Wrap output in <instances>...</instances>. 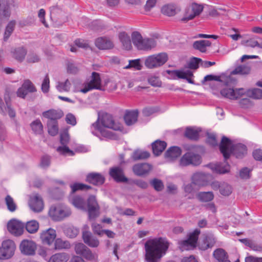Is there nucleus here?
Listing matches in <instances>:
<instances>
[{"label": "nucleus", "instance_id": "nucleus-64", "mask_svg": "<svg viewBox=\"0 0 262 262\" xmlns=\"http://www.w3.org/2000/svg\"><path fill=\"white\" fill-rule=\"evenodd\" d=\"M251 169L248 167H244L239 171V177L242 179L247 180L250 178Z\"/></svg>", "mask_w": 262, "mask_h": 262}, {"label": "nucleus", "instance_id": "nucleus-26", "mask_svg": "<svg viewBox=\"0 0 262 262\" xmlns=\"http://www.w3.org/2000/svg\"><path fill=\"white\" fill-rule=\"evenodd\" d=\"M138 117V110H126L124 116V120L126 124L130 126L137 121Z\"/></svg>", "mask_w": 262, "mask_h": 262}, {"label": "nucleus", "instance_id": "nucleus-63", "mask_svg": "<svg viewBox=\"0 0 262 262\" xmlns=\"http://www.w3.org/2000/svg\"><path fill=\"white\" fill-rule=\"evenodd\" d=\"M40 60L39 56L34 52H29L27 55V61L28 63L38 62Z\"/></svg>", "mask_w": 262, "mask_h": 262}, {"label": "nucleus", "instance_id": "nucleus-13", "mask_svg": "<svg viewBox=\"0 0 262 262\" xmlns=\"http://www.w3.org/2000/svg\"><path fill=\"white\" fill-rule=\"evenodd\" d=\"M49 214L54 221H59L69 216L71 214V211L68 209L52 207L49 210Z\"/></svg>", "mask_w": 262, "mask_h": 262}, {"label": "nucleus", "instance_id": "nucleus-56", "mask_svg": "<svg viewBox=\"0 0 262 262\" xmlns=\"http://www.w3.org/2000/svg\"><path fill=\"white\" fill-rule=\"evenodd\" d=\"M51 157L47 155L42 156L40 158V167L43 169L48 168L51 164Z\"/></svg>", "mask_w": 262, "mask_h": 262}, {"label": "nucleus", "instance_id": "nucleus-46", "mask_svg": "<svg viewBox=\"0 0 262 262\" xmlns=\"http://www.w3.org/2000/svg\"><path fill=\"white\" fill-rule=\"evenodd\" d=\"M183 189L186 193L193 194L199 190V188L192 181L190 183L184 184Z\"/></svg>", "mask_w": 262, "mask_h": 262}, {"label": "nucleus", "instance_id": "nucleus-1", "mask_svg": "<svg viewBox=\"0 0 262 262\" xmlns=\"http://www.w3.org/2000/svg\"><path fill=\"white\" fill-rule=\"evenodd\" d=\"M147 262H159L165 254L169 247V243L166 238L158 237L147 240L144 245Z\"/></svg>", "mask_w": 262, "mask_h": 262}, {"label": "nucleus", "instance_id": "nucleus-53", "mask_svg": "<svg viewBox=\"0 0 262 262\" xmlns=\"http://www.w3.org/2000/svg\"><path fill=\"white\" fill-rule=\"evenodd\" d=\"M21 87L29 93H33L37 91L33 83L29 79L24 80Z\"/></svg>", "mask_w": 262, "mask_h": 262}, {"label": "nucleus", "instance_id": "nucleus-29", "mask_svg": "<svg viewBox=\"0 0 262 262\" xmlns=\"http://www.w3.org/2000/svg\"><path fill=\"white\" fill-rule=\"evenodd\" d=\"M191 181L198 187L205 185L207 181L205 173L203 172H196L194 173L192 176Z\"/></svg>", "mask_w": 262, "mask_h": 262}, {"label": "nucleus", "instance_id": "nucleus-50", "mask_svg": "<svg viewBox=\"0 0 262 262\" xmlns=\"http://www.w3.org/2000/svg\"><path fill=\"white\" fill-rule=\"evenodd\" d=\"M15 24V23L14 21H11L6 26L4 36V41H7L13 32L14 29Z\"/></svg>", "mask_w": 262, "mask_h": 262}, {"label": "nucleus", "instance_id": "nucleus-43", "mask_svg": "<svg viewBox=\"0 0 262 262\" xmlns=\"http://www.w3.org/2000/svg\"><path fill=\"white\" fill-rule=\"evenodd\" d=\"M71 87V83L69 80L67 79L64 82H58L56 88L59 92H68L70 91Z\"/></svg>", "mask_w": 262, "mask_h": 262}, {"label": "nucleus", "instance_id": "nucleus-38", "mask_svg": "<svg viewBox=\"0 0 262 262\" xmlns=\"http://www.w3.org/2000/svg\"><path fill=\"white\" fill-rule=\"evenodd\" d=\"M251 71V68L248 65H241L235 68L231 72L233 75L239 74L246 75L249 74Z\"/></svg>", "mask_w": 262, "mask_h": 262}, {"label": "nucleus", "instance_id": "nucleus-35", "mask_svg": "<svg viewBox=\"0 0 262 262\" xmlns=\"http://www.w3.org/2000/svg\"><path fill=\"white\" fill-rule=\"evenodd\" d=\"M211 45V42L207 40H201L195 41L193 43V47L194 49L199 50L202 53H204L206 51V47H209Z\"/></svg>", "mask_w": 262, "mask_h": 262}, {"label": "nucleus", "instance_id": "nucleus-11", "mask_svg": "<svg viewBox=\"0 0 262 262\" xmlns=\"http://www.w3.org/2000/svg\"><path fill=\"white\" fill-rule=\"evenodd\" d=\"M109 174L117 183H127L128 181V178L124 175L123 168L120 166L110 168Z\"/></svg>", "mask_w": 262, "mask_h": 262}, {"label": "nucleus", "instance_id": "nucleus-23", "mask_svg": "<svg viewBox=\"0 0 262 262\" xmlns=\"http://www.w3.org/2000/svg\"><path fill=\"white\" fill-rule=\"evenodd\" d=\"M82 238L84 243L91 247L96 248L99 245V240L90 231H83Z\"/></svg>", "mask_w": 262, "mask_h": 262}, {"label": "nucleus", "instance_id": "nucleus-39", "mask_svg": "<svg viewBox=\"0 0 262 262\" xmlns=\"http://www.w3.org/2000/svg\"><path fill=\"white\" fill-rule=\"evenodd\" d=\"M150 157V153L147 151L141 150H135L132 154V158L134 161L145 160Z\"/></svg>", "mask_w": 262, "mask_h": 262}, {"label": "nucleus", "instance_id": "nucleus-62", "mask_svg": "<svg viewBox=\"0 0 262 262\" xmlns=\"http://www.w3.org/2000/svg\"><path fill=\"white\" fill-rule=\"evenodd\" d=\"M148 83L152 86L155 87H160L161 85V81L158 77L156 76H150L148 78Z\"/></svg>", "mask_w": 262, "mask_h": 262}, {"label": "nucleus", "instance_id": "nucleus-3", "mask_svg": "<svg viewBox=\"0 0 262 262\" xmlns=\"http://www.w3.org/2000/svg\"><path fill=\"white\" fill-rule=\"evenodd\" d=\"M220 150L226 160L229 158L231 154L236 158L242 159L247 154V148L245 145L242 143L232 144L231 140L225 136L222 137Z\"/></svg>", "mask_w": 262, "mask_h": 262}, {"label": "nucleus", "instance_id": "nucleus-8", "mask_svg": "<svg viewBox=\"0 0 262 262\" xmlns=\"http://www.w3.org/2000/svg\"><path fill=\"white\" fill-rule=\"evenodd\" d=\"M15 244L11 239L4 241L0 248V259H8L10 258L14 254Z\"/></svg>", "mask_w": 262, "mask_h": 262}, {"label": "nucleus", "instance_id": "nucleus-47", "mask_svg": "<svg viewBox=\"0 0 262 262\" xmlns=\"http://www.w3.org/2000/svg\"><path fill=\"white\" fill-rule=\"evenodd\" d=\"M247 95L254 99L262 98V90L258 88H254L247 91Z\"/></svg>", "mask_w": 262, "mask_h": 262}, {"label": "nucleus", "instance_id": "nucleus-5", "mask_svg": "<svg viewBox=\"0 0 262 262\" xmlns=\"http://www.w3.org/2000/svg\"><path fill=\"white\" fill-rule=\"evenodd\" d=\"M168 56L165 53H161L148 56L145 61V65L152 69L163 65L167 60Z\"/></svg>", "mask_w": 262, "mask_h": 262}, {"label": "nucleus", "instance_id": "nucleus-14", "mask_svg": "<svg viewBox=\"0 0 262 262\" xmlns=\"http://www.w3.org/2000/svg\"><path fill=\"white\" fill-rule=\"evenodd\" d=\"M19 249L24 255H34L36 250V244L32 241L24 239L20 244Z\"/></svg>", "mask_w": 262, "mask_h": 262}, {"label": "nucleus", "instance_id": "nucleus-42", "mask_svg": "<svg viewBox=\"0 0 262 262\" xmlns=\"http://www.w3.org/2000/svg\"><path fill=\"white\" fill-rule=\"evenodd\" d=\"M161 12L168 16H173L176 14V7L172 4L165 5L162 7Z\"/></svg>", "mask_w": 262, "mask_h": 262}, {"label": "nucleus", "instance_id": "nucleus-37", "mask_svg": "<svg viewBox=\"0 0 262 262\" xmlns=\"http://www.w3.org/2000/svg\"><path fill=\"white\" fill-rule=\"evenodd\" d=\"M245 46L248 47L255 48L256 47L262 49V39L255 36L251 38L245 42Z\"/></svg>", "mask_w": 262, "mask_h": 262}, {"label": "nucleus", "instance_id": "nucleus-17", "mask_svg": "<svg viewBox=\"0 0 262 262\" xmlns=\"http://www.w3.org/2000/svg\"><path fill=\"white\" fill-rule=\"evenodd\" d=\"M152 168L151 164L147 163H142L135 164L132 169L135 174L141 177L148 173Z\"/></svg>", "mask_w": 262, "mask_h": 262}, {"label": "nucleus", "instance_id": "nucleus-45", "mask_svg": "<svg viewBox=\"0 0 262 262\" xmlns=\"http://www.w3.org/2000/svg\"><path fill=\"white\" fill-rule=\"evenodd\" d=\"M32 130L35 134H41L43 131V125L39 119L33 121L31 124Z\"/></svg>", "mask_w": 262, "mask_h": 262}, {"label": "nucleus", "instance_id": "nucleus-15", "mask_svg": "<svg viewBox=\"0 0 262 262\" xmlns=\"http://www.w3.org/2000/svg\"><path fill=\"white\" fill-rule=\"evenodd\" d=\"M8 230L13 235L17 236L24 232V224L15 219L10 220L7 224Z\"/></svg>", "mask_w": 262, "mask_h": 262}, {"label": "nucleus", "instance_id": "nucleus-54", "mask_svg": "<svg viewBox=\"0 0 262 262\" xmlns=\"http://www.w3.org/2000/svg\"><path fill=\"white\" fill-rule=\"evenodd\" d=\"M201 62L202 60L201 58L192 57L188 63V67L190 69L196 70L199 68L200 64L201 65Z\"/></svg>", "mask_w": 262, "mask_h": 262}, {"label": "nucleus", "instance_id": "nucleus-49", "mask_svg": "<svg viewBox=\"0 0 262 262\" xmlns=\"http://www.w3.org/2000/svg\"><path fill=\"white\" fill-rule=\"evenodd\" d=\"M70 187L73 193L77 191V190H89L92 188L90 185L79 183H75L73 185H71Z\"/></svg>", "mask_w": 262, "mask_h": 262}, {"label": "nucleus", "instance_id": "nucleus-57", "mask_svg": "<svg viewBox=\"0 0 262 262\" xmlns=\"http://www.w3.org/2000/svg\"><path fill=\"white\" fill-rule=\"evenodd\" d=\"M87 207L88 209H95L100 208L95 196L91 195L89 196L87 201Z\"/></svg>", "mask_w": 262, "mask_h": 262}, {"label": "nucleus", "instance_id": "nucleus-24", "mask_svg": "<svg viewBox=\"0 0 262 262\" xmlns=\"http://www.w3.org/2000/svg\"><path fill=\"white\" fill-rule=\"evenodd\" d=\"M151 146L154 155L159 156L166 148L167 143L164 141L157 140L151 143Z\"/></svg>", "mask_w": 262, "mask_h": 262}, {"label": "nucleus", "instance_id": "nucleus-21", "mask_svg": "<svg viewBox=\"0 0 262 262\" xmlns=\"http://www.w3.org/2000/svg\"><path fill=\"white\" fill-rule=\"evenodd\" d=\"M30 206L35 212H40L43 208V204L41 196L38 194H35L30 199Z\"/></svg>", "mask_w": 262, "mask_h": 262}, {"label": "nucleus", "instance_id": "nucleus-12", "mask_svg": "<svg viewBox=\"0 0 262 262\" xmlns=\"http://www.w3.org/2000/svg\"><path fill=\"white\" fill-rule=\"evenodd\" d=\"M216 239L213 234L208 233L204 235L202 239L198 243V248L200 250L205 251L211 249L215 245Z\"/></svg>", "mask_w": 262, "mask_h": 262}, {"label": "nucleus", "instance_id": "nucleus-19", "mask_svg": "<svg viewBox=\"0 0 262 262\" xmlns=\"http://www.w3.org/2000/svg\"><path fill=\"white\" fill-rule=\"evenodd\" d=\"M167 73L169 74H173L178 78L186 79L187 82L191 84H194V80L191 78L193 76V73L190 70L183 71L182 70H167Z\"/></svg>", "mask_w": 262, "mask_h": 262}, {"label": "nucleus", "instance_id": "nucleus-6", "mask_svg": "<svg viewBox=\"0 0 262 262\" xmlns=\"http://www.w3.org/2000/svg\"><path fill=\"white\" fill-rule=\"evenodd\" d=\"M202 162L201 156L193 152H187L181 158L179 164L181 166L184 167L188 165L196 166Z\"/></svg>", "mask_w": 262, "mask_h": 262}, {"label": "nucleus", "instance_id": "nucleus-41", "mask_svg": "<svg viewBox=\"0 0 262 262\" xmlns=\"http://www.w3.org/2000/svg\"><path fill=\"white\" fill-rule=\"evenodd\" d=\"M48 133L52 136H55L58 133L57 121H47V122Z\"/></svg>", "mask_w": 262, "mask_h": 262}, {"label": "nucleus", "instance_id": "nucleus-52", "mask_svg": "<svg viewBox=\"0 0 262 262\" xmlns=\"http://www.w3.org/2000/svg\"><path fill=\"white\" fill-rule=\"evenodd\" d=\"M5 203L8 209L10 212H14L16 210L17 206L14 202L13 198L9 195H7L5 198Z\"/></svg>", "mask_w": 262, "mask_h": 262}, {"label": "nucleus", "instance_id": "nucleus-51", "mask_svg": "<svg viewBox=\"0 0 262 262\" xmlns=\"http://www.w3.org/2000/svg\"><path fill=\"white\" fill-rule=\"evenodd\" d=\"M150 183L157 191H161L164 188V185L162 180L157 178L151 180L150 181Z\"/></svg>", "mask_w": 262, "mask_h": 262}, {"label": "nucleus", "instance_id": "nucleus-59", "mask_svg": "<svg viewBox=\"0 0 262 262\" xmlns=\"http://www.w3.org/2000/svg\"><path fill=\"white\" fill-rule=\"evenodd\" d=\"M200 230L198 229H195L192 233L189 234L187 239L191 241L192 244L196 245L199 235L200 234Z\"/></svg>", "mask_w": 262, "mask_h": 262}, {"label": "nucleus", "instance_id": "nucleus-16", "mask_svg": "<svg viewBox=\"0 0 262 262\" xmlns=\"http://www.w3.org/2000/svg\"><path fill=\"white\" fill-rule=\"evenodd\" d=\"M85 181L94 186H99L104 183L105 178L100 173L92 172L86 174Z\"/></svg>", "mask_w": 262, "mask_h": 262}, {"label": "nucleus", "instance_id": "nucleus-55", "mask_svg": "<svg viewBox=\"0 0 262 262\" xmlns=\"http://www.w3.org/2000/svg\"><path fill=\"white\" fill-rule=\"evenodd\" d=\"M220 192L224 196H229L232 192V187L227 183H222Z\"/></svg>", "mask_w": 262, "mask_h": 262}, {"label": "nucleus", "instance_id": "nucleus-36", "mask_svg": "<svg viewBox=\"0 0 262 262\" xmlns=\"http://www.w3.org/2000/svg\"><path fill=\"white\" fill-rule=\"evenodd\" d=\"M201 130L195 129L192 127H188L186 128L185 136L191 140L196 141L199 138V132Z\"/></svg>", "mask_w": 262, "mask_h": 262}, {"label": "nucleus", "instance_id": "nucleus-2", "mask_svg": "<svg viewBox=\"0 0 262 262\" xmlns=\"http://www.w3.org/2000/svg\"><path fill=\"white\" fill-rule=\"evenodd\" d=\"M99 117L98 118L97 121L92 124L90 127V130L91 133L96 135V131L97 130L104 137L108 138H112L113 134L112 132L107 131L105 128H108L115 130H120L121 129L122 127L120 124L116 123L113 119L112 115L106 114L102 116L101 119V122H99Z\"/></svg>", "mask_w": 262, "mask_h": 262}, {"label": "nucleus", "instance_id": "nucleus-7", "mask_svg": "<svg viewBox=\"0 0 262 262\" xmlns=\"http://www.w3.org/2000/svg\"><path fill=\"white\" fill-rule=\"evenodd\" d=\"M101 82V80L100 74L98 73L93 72L92 73L91 80L85 85L84 88L80 90V92L85 94L92 90H98L103 91L104 89L102 88Z\"/></svg>", "mask_w": 262, "mask_h": 262}, {"label": "nucleus", "instance_id": "nucleus-32", "mask_svg": "<svg viewBox=\"0 0 262 262\" xmlns=\"http://www.w3.org/2000/svg\"><path fill=\"white\" fill-rule=\"evenodd\" d=\"M10 14L9 1L0 0V16L8 18Z\"/></svg>", "mask_w": 262, "mask_h": 262}, {"label": "nucleus", "instance_id": "nucleus-20", "mask_svg": "<svg viewBox=\"0 0 262 262\" xmlns=\"http://www.w3.org/2000/svg\"><path fill=\"white\" fill-rule=\"evenodd\" d=\"M95 44L100 50H110L114 47L113 42L106 37L97 38L95 40Z\"/></svg>", "mask_w": 262, "mask_h": 262}, {"label": "nucleus", "instance_id": "nucleus-27", "mask_svg": "<svg viewBox=\"0 0 262 262\" xmlns=\"http://www.w3.org/2000/svg\"><path fill=\"white\" fill-rule=\"evenodd\" d=\"M27 50L24 47H19L11 51L13 58L19 62H22L25 58Z\"/></svg>", "mask_w": 262, "mask_h": 262}, {"label": "nucleus", "instance_id": "nucleus-10", "mask_svg": "<svg viewBox=\"0 0 262 262\" xmlns=\"http://www.w3.org/2000/svg\"><path fill=\"white\" fill-rule=\"evenodd\" d=\"M220 93L225 98L236 100L243 96L245 94V91L243 88L233 89L227 88L222 90Z\"/></svg>", "mask_w": 262, "mask_h": 262}, {"label": "nucleus", "instance_id": "nucleus-34", "mask_svg": "<svg viewBox=\"0 0 262 262\" xmlns=\"http://www.w3.org/2000/svg\"><path fill=\"white\" fill-rule=\"evenodd\" d=\"M71 247V244L67 241L62 240L58 238L54 241V249L55 250H62L69 249Z\"/></svg>", "mask_w": 262, "mask_h": 262}, {"label": "nucleus", "instance_id": "nucleus-58", "mask_svg": "<svg viewBox=\"0 0 262 262\" xmlns=\"http://www.w3.org/2000/svg\"><path fill=\"white\" fill-rule=\"evenodd\" d=\"M100 208H90L88 209V213L89 219L90 221L95 220L97 217L99 216Z\"/></svg>", "mask_w": 262, "mask_h": 262}, {"label": "nucleus", "instance_id": "nucleus-28", "mask_svg": "<svg viewBox=\"0 0 262 262\" xmlns=\"http://www.w3.org/2000/svg\"><path fill=\"white\" fill-rule=\"evenodd\" d=\"M213 255L217 262H231L228 259L227 253L222 248L214 251Z\"/></svg>", "mask_w": 262, "mask_h": 262}, {"label": "nucleus", "instance_id": "nucleus-31", "mask_svg": "<svg viewBox=\"0 0 262 262\" xmlns=\"http://www.w3.org/2000/svg\"><path fill=\"white\" fill-rule=\"evenodd\" d=\"M182 150L178 146H172L169 148L165 152V157L170 159H174L181 155Z\"/></svg>", "mask_w": 262, "mask_h": 262}, {"label": "nucleus", "instance_id": "nucleus-60", "mask_svg": "<svg viewBox=\"0 0 262 262\" xmlns=\"http://www.w3.org/2000/svg\"><path fill=\"white\" fill-rule=\"evenodd\" d=\"M130 184H134L143 189H145L148 187V183L141 179H135L131 181Z\"/></svg>", "mask_w": 262, "mask_h": 262}, {"label": "nucleus", "instance_id": "nucleus-44", "mask_svg": "<svg viewBox=\"0 0 262 262\" xmlns=\"http://www.w3.org/2000/svg\"><path fill=\"white\" fill-rule=\"evenodd\" d=\"M25 227L29 233L33 234L38 231L39 224L36 221L32 220L27 222Z\"/></svg>", "mask_w": 262, "mask_h": 262}, {"label": "nucleus", "instance_id": "nucleus-61", "mask_svg": "<svg viewBox=\"0 0 262 262\" xmlns=\"http://www.w3.org/2000/svg\"><path fill=\"white\" fill-rule=\"evenodd\" d=\"M141 65L140 63V59H135L133 60H130L128 65L124 67V69H128L131 68H134L135 69L137 70H140L141 69Z\"/></svg>", "mask_w": 262, "mask_h": 262}, {"label": "nucleus", "instance_id": "nucleus-4", "mask_svg": "<svg viewBox=\"0 0 262 262\" xmlns=\"http://www.w3.org/2000/svg\"><path fill=\"white\" fill-rule=\"evenodd\" d=\"M131 36L132 42L138 50H148L156 46L157 43L154 38H143L138 32H133Z\"/></svg>", "mask_w": 262, "mask_h": 262}, {"label": "nucleus", "instance_id": "nucleus-30", "mask_svg": "<svg viewBox=\"0 0 262 262\" xmlns=\"http://www.w3.org/2000/svg\"><path fill=\"white\" fill-rule=\"evenodd\" d=\"M69 258V254L67 253H57L51 256L48 262H67Z\"/></svg>", "mask_w": 262, "mask_h": 262}, {"label": "nucleus", "instance_id": "nucleus-40", "mask_svg": "<svg viewBox=\"0 0 262 262\" xmlns=\"http://www.w3.org/2000/svg\"><path fill=\"white\" fill-rule=\"evenodd\" d=\"M196 197L201 202H207L213 199L214 194L211 191L200 192L197 194Z\"/></svg>", "mask_w": 262, "mask_h": 262}, {"label": "nucleus", "instance_id": "nucleus-33", "mask_svg": "<svg viewBox=\"0 0 262 262\" xmlns=\"http://www.w3.org/2000/svg\"><path fill=\"white\" fill-rule=\"evenodd\" d=\"M119 38L125 50H129L132 49V46L130 37L125 32L120 33Z\"/></svg>", "mask_w": 262, "mask_h": 262}, {"label": "nucleus", "instance_id": "nucleus-9", "mask_svg": "<svg viewBox=\"0 0 262 262\" xmlns=\"http://www.w3.org/2000/svg\"><path fill=\"white\" fill-rule=\"evenodd\" d=\"M203 10V7L196 3H193L190 9H188L184 16L181 19L183 22H187L188 20L193 19L196 16L199 15Z\"/></svg>", "mask_w": 262, "mask_h": 262}, {"label": "nucleus", "instance_id": "nucleus-48", "mask_svg": "<svg viewBox=\"0 0 262 262\" xmlns=\"http://www.w3.org/2000/svg\"><path fill=\"white\" fill-rule=\"evenodd\" d=\"M71 202L75 207L81 209H84V201L81 196H75L71 199Z\"/></svg>", "mask_w": 262, "mask_h": 262}, {"label": "nucleus", "instance_id": "nucleus-18", "mask_svg": "<svg viewBox=\"0 0 262 262\" xmlns=\"http://www.w3.org/2000/svg\"><path fill=\"white\" fill-rule=\"evenodd\" d=\"M56 237V231L51 228L43 231L40 234V238L42 243L49 246L55 240Z\"/></svg>", "mask_w": 262, "mask_h": 262}, {"label": "nucleus", "instance_id": "nucleus-25", "mask_svg": "<svg viewBox=\"0 0 262 262\" xmlns=\"http://www.w3.org/2000/svg\"><path fill=\"white\" fill-rule=\"evenodd\" d=\"M43 117L48 118V121H57L63 116V113L61 110H49L42 113Z\"/></svg>", "mask_w": 262, "mask_h": 262}, {"label": "nucleus", "instance_id": "nucleus-22", "mask_svg": "<svg viewBox=\"0 0 262 262\" xmlns=\"http://www.w3.org/2000/svg\"><path fill=\"white\" fill-rule=\"evenodd\" d=\"M207 166L216 173L225 174L230 171V165L228 163L209 164Z\"/></svg>", "mask_w": 262, "mask_h": 262}]
</instances>
